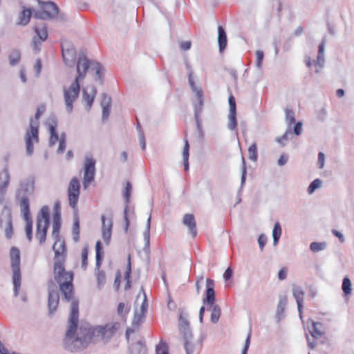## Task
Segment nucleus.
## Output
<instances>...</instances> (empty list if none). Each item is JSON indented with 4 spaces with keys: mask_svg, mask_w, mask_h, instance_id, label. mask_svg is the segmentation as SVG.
I'll list each match as a JSON object with an SVG mask.
<instances>
[{
    "mask_svg": "<svg viewBox=\"0 0 354 354\" xmlns=\"http://www.w3.org/2000/svg\"><path fill=\"white\" fill-rule=\"evenodd\" d=\"M78 324V303L73 301L71 306L68 326L64 339V346L71 351L85 348L92 342L108 341L119 329L118 322L107 323L105 326H97L93 328L80 326Z\"/></svg>",
    "mask_w": 354,
    "mask_h": 354,
    "instance_id": "obj_1",
    "label": "nucleus"
},
{
    "mask_svg": "<svg viewBox=\"0 0 354 354\" xmlns=\"http://www.w3.org/2000/svg\"><path fill=\"white\" fill-rule=\"evenodd\" d=\"M33 190V182L32 180H27L21 184L17 194L21 212L26 222L25 232L28 241H31L32 238V223L30 217L29 202L27 195L32 194Z\"/></svg>",
    "mask_w": 354,
    "mask_h": 354,
    "instance_id": "obj_2",
    "label": "nucleus"
},
{
    "mask_svg": "<svg viewBox=\"0 0 354 354\" xmlns=\"http://www.w3.org/2000/svg\"><path fill=\"white\" fill-rule=\"evenodd\" d=\"M53 274L55 280L59 284V288L64 297L69 300L73 295V273L66 271L64 261H57L54 263Z\"/></svg>",
    "mask_w": 354,
    "mask_h": 354,
    "instance_id": "obj_3",
    "label": "nucleus"
},
{
    "mask_svg": "<svg viewBox=\"0 0 354 354\" xmlns=\"http://www.w3.org/2000/svg\"><path fill=\"white\" fill-rule=\"evenodd\" d=\"M186 68L188 71L189 83L192 91L195 93L198 99V104H195L194 106V117L198 131V137L199 140H202L203 138V131L199 121V114L202 111V106L203 104V93L202 89L201 88L196 87L194 84L192 78L193 73L191 68V66L188 62L186 63Z\"/></svg>",
    "mask_w": 354,
    "mask_h": 354,
    "instance_id": "obj_4",
    "label": "nucleus"
},
{
    "mask_svg": "<svg viewBox=\"0 0 354 354\" xmlns=\"http://www.w3.org/2000/svg\"><path fill=\"white\" fill-rule=\"evenodd\" d=\"M88 68L95 71L96 75H99L102 66L100 63L88 59L84 53H80L76 64L77 75L74 80H77L79 82L83 80Z\"/></svg>",
    "mask_w": 354,
    "mask_h": 354,
    "instance_id": "obj_5",
    "label": "nucleus"
},
{
    "mask_svg": "<svg viewBox=\"0 0 354 354\" xmlns=\"http://www.w3.org/2000/svg\"><path fill=\"white\" fill-rule=\"evenodd\" d=\"M48 225L49 209L48 207L44 206L37 216L36 237L39 239L40 244H43L46 241Z\"/></svg>",
    "mask_w": 354,
    "mask_h": 354,
    "instance_id": "obj_6",
    "label": "nucleus"
},
{
    "mask_svg": "<svg viewBox=\"0 0 354 354\" xmlns=\"http://www.w3.org/2000/svg\"><path fill=\"white\" fill-rule=\"evenodd\" d=\"M10 257L13 272L15 296L17 297L21 286L19 250L16 248H12L10 252Z\"/></svg>",
    "mask_w": 354,
    "mask_h": 354,
    "instance_id": "obj_7",
    "label": "nucleus"
},
{
    "mask_svg": "<svg viewBox=\"0 0 354 354\" xmlns=\"http://www.w3.org/2000/svg\"><path fill=\"white\" fill-rule=\"evenodd\" d=\"M80 90V82L77 80H73L69 86H64L63 88L66 109L68 113L73 111V103L77 99Z\"/></svg>",
    "mask_w": 354,
    "mask_h": 354,
    "instance_id": "obj_8",
    "label": "nucleus"
},
{
    "mask_svg": "<svg viewBox=\"0 0 354 354\" xmlns=\"http://www.w3.org/2000/svg\"><path fill=\"white\" fill-rule=\"evenodd\" d=\"M41 8L43 12L37 11L34 12V17L37 19H53L55 18L58 15L57 6L51 1L40 2Z\"/></svg>",
    "mask_w": 354,
    "mask_h": 354,
    "instance_id": "obj_9",
    "label": "nucleus"
},
{
    "mask_svg": "<svg viewBox=\"0 0 354 354\" xmlns=\"http://www.w3.org/2000/svg\"><path fill=\"white\" fill-rule=\"evenodd\" d=\"M179 328L185 339V349L187 351V354H190L193 348V346L190 342L192 335L189 328V322L187 317H183V313H180L179 315Z\"/></svg>",
    "mask_w": 354,
    "mask_h": 354,
    "instance_id": "obj_10",
    "label": "nucleus"
},
{
    "mask_svg": "<svg viewBox=\"0 0 354 354\" xmlns=\"http://www.w3.org/2000/svg\"><path fill=\"white\" fill-rule=\"evenodd\" d=\"M26 153L31 155L33 153V145L37 143L39 141L38 138V122H33L32 120L30 123V129L26 134Z\"/></svg>",
    "mask_w": 354,
    "mask_h": 354,
    "instance_id": "obj_11",
    "label": "nucleus"
},
{
    "mask_svg": "<svg viewBox=\"0 0 354 354\" xmlns=\"http://www.w3.org/2000/svg\"><path fill=\"white\" fill-rule=\"evenodd\" d=\"M64 62L68 67H73L76 59V50L73 45L67 40L62 43Z\"/></svg>",
    "mask_w": 354,
    "mask_h": 354,
    "instance_id": "obj_12",
    "label": "nucleus"
},
{
    "mask_svg": "<svg viewBox=\"0 0 354 354\" xmlns=\"http://www.w3.org/2000/svg\"><path fill=\"white\" fill-rule=\"evenodd\" d=\"M80 190V184L78 179L75 177L73 178L70 181L67 190L69 205L72 208L76 207L79 199Z\"/></svg>",
    "mask_w": 354,
    "mask_h": 354,
    "instance_id": "obj_13",
    "label": "nucleus"
},
{
    "mask_svg": "<svg viewBox=\"0 0 354 354\" xmlns=\"http://www.w3.org/2000/svg\"><path fill=\"white\" fill-rule=\"evenodd\" d=\"M95 161L87 157L85 160L83 186L86 189L89 184L94 180Z\"/></svg>",
    "mask_w": 354,
    "mask_h": 354,
    "instance_id": "obj_14",
    "label": "nucleus"
},
{
    "mask_svg": "<svg viewBox=\"0 0 354 354\" xmlns=\"http://www.w3.org/2000/svg\"><path fill=\"white\" fill-rule=\"evenodd\" d=\"M48 309L49 313L52 314L57 308L59 304V295L57 291V287L53 281H50L48 285Z\"/></svg>",
    "mask_w": 354,
    "mask_h": 354,
    "instance_id": "obj_15",
    "label": "nucleus"
},
{
    "mask_svg": "<svg viewBox=\"0 0 354 354\" xmlns=\"http://www.w3.org/2000/svg\"><path fill=\"white\" fill-rule=\"evenodd\" d=\"M102 220V236L106 245H109L111 241L113 221L111 218H106L103 215Z\"/></svg>",
    "mask_w": 354,
    "mask_h": 354,
    "instance_id": "obj_16",
    "label": "nucleus"
},
{
    "mask_svg": "<svg viewBox=\"0 0 354 354\" xmlns=\"http://www.w3.org/2000/svg\"><path fill=\"white\" fill-rule=\"evenodd\" d=\"M230 111L228 115V128L233 131L236 129L237 122L236 118V102L233 95H230L228 99Z\"/></svg>",
    "mask_w": 354,
    "mask_h": 354,
    "instance_id": "obj_17",
    "label": "nucleus"
},
{
    "mask_svg": "<svg viewBox=\"0 0 354 354\" xmlns=\"http://www.w3.org/2000/svg\"><path fill=\"white\" fill-rule=\"evenodd\" d=\"M214 282L212 279H206V295L203 299V304L212 306L215 301Z\"/></svg>",
    "mask_w": 354,
    "mask_h": 354,
    "instance_id": "obj_18",
    "label": "nucleus"
},
{
    "mask_svg": "<svg viewBox=\"0 0 354 354\" xmlns=\"http://www.w3.org/2000/svg\"><path fill=\"white\" fill-rule=\"evenodd\" d=\"M55 240L53 245V249L55 252V261H64V253L65 251V244L63 240L58 237L53 239Z\"/></svg>",
    "mask_w": 354,
    "mask_h": 354,
    "instance_id": "obj_19",
    "label": "nucleus"
},
{
    "mask_svg": "<svg viewBox=\"0 0 354 354\" xmlns=\"http://www.w3.org/2000/svg\"><path fill=\"white\" fill-rule=\"evenodd\" d=\"M140 296H142V302L140 308L136 310L135 312V317L133 320L134 323H139L142 321V319L145 316L147 308V296L142 290V292L138 295L137 299H138Z\"/></svg>",
    "mask_w": 354,
    "mask_h": 354,
    "instance_id": "obj_20",
    "label": "nucleus"
},
{
    "mask_svg": "<svg viewBox=\"0 0 354 354\" xmlns=\"http://www.w3.org/2000/svg\"><path fill=\"white\" fill-rule=\"evenodd\" d=\"M0 226L4 229L6 236L8 238L11 237L12 234V221L11 216L8 212H5L1 214L0 218Z\"/></svg>",
    "mask_w": 354,
    "mask_h": 354,
    "instance_id": "obj_21",
    "label": "nucleus"
},
{
    "mask_svg": "<svg viewBox=\"0 0 354 354\" xmlns=\"http://www.w3.org/2000/svg\"><path fill=\"white\" fill-rule=\"evenodd\" d=\"M96 95V89L94 86H86L82 90V98L89 110Z\"/></svg>",
    "mask_w": 354,
    "mask_h": 354,
    "instance_id": "obj_22",
    "label": "nucleus"
},
{
    "mask_svg": "<svg viewBox=\"0 0 354 354\" xmlns=\"http://www.w3.org/2000/svg\"><path fill=\"white\" fill-rule=\"evenodd\" d=\"M183 223L189 228L191 234L196 236L197 230L194 216L192 214H186L183 216Z\"/></svg>",
    "mask_w": 354,
    "mask_h": 354,
    "instance_id": "obj_23",
    "label": "nucleus"
},
{
    "mask_svg": "<svg viewBox=\"0 0 354 354\" xmlns=\"http://www.w3.org/2000/svg\"><path fill=\"white\" fill-rule=\"evenodd\" d=\"M293 295L297 301L300 318H302V308L304 299V292L300 287L295 286L292 289Z\"/></svg>",
    "mask_w": 354,
    "mask_h": 354,
    "instance_id": "obj_24",
    "label": "nucleus"
},
{
    "mask_svg": "<svg viewBox=\"0 0 354 354\" xmlns=\"http://www.w3.org/2000/svg\"><path fill=\"white\" fill-rule=\"evenodd\" d=\"M218 42L219 45V50L222 52L226 47L227 45V37L225 30L221 26L218 28Z\"/></svg>",
    "mask_w": 354,
    "mask_h": 354,
    "instance_id": "obj_25",
    "label": "nucleus"
},
{
    "mask_svg": "<svg viewBox=\"0 0 354 354\" xmlns=\"http://www.w3.org/2000/svg\"><path fill=\"white\" fill-rule=\"evenodd\" d=\"M49 130L50 133L49 145L53 146L58 140V135L56 131V122L54 120H52L51 123L49 124Z\"/></svg>",
    "mask_w": 354,
    "mask_h": 354,
    "instance_id": "obj_26",
    "label": "nucleus"
},
{
    "mask_svg": "<svg viewBox=\"0 0 354 354\" xmlns=\"http://www.w3.org/2000/svg\"><path fill=\"white\" fill-rule=\"evenodd\" d=\"M211 308V321L216 324L218 322L221 316V308L218 305L213 304Z\"/></svg>",
    "mask_w": 354,
    "mask_h": 354,
    "instance_id": "obj_27",
    "label": "nucleus"
},
{
    "mask_svg": "<svg viewBox=\"0 0 354 354\" xmlns=\"http://www.w3.org/2000/svg\"><path fill=\"white\" fill-rule=\"evenodd\" d=\"M312 324L313 327V330L310 331L312 336L314 337H321L324 333L322 330V325L313 321H312Z\"/></svg>",
    "mask_w": 354,
    "mask_h": 354,
    "instance_id": "obj_28",
    "label": "nucleus"
},
{
    "mask_svg": "<svg viewBox=\"0 0 354 354\" xmlns=\"http://www.w3.org/2000/svg\"><path fill=\"white\" fill-rule=\"evenodd\" d=\"M59 214L56 213L55 215V221L53 225V232H52V237L53 239H57L59 237V230L60 227V225L59 223Z\"/></svg>",
    "mask_w": 354,
    "mask_h": 354,
    "instance_id": "obj_29",
    "label": "nucleus"
},
{
    "mask_svg": "<svg viewBox=\"0 0 354 354\" xmlns=\"http://www.w3.org/2000/svg\"><path fill=\"white\" fill-rule=\"evenodd\" d=\"M31 14L32 12L30 10L24 9L19 17V24L21 25H26L29 22Z\"/></svg>",
    "mask_w": 354,
    "mask_h": 354,
    "instance_id": "obj_30",
    "label": "nucleus"
},
{
    "mask_svg": "<svg viewBox=\"0 0 354 354\" xmlns=\"http://www.w3.org/2000/svg\"><path fill=\"white\" fill-rule=\"evenodd\" d=\"M281 235V228L280 224L279 223H276L274 224V229L272 231L274 245H276L277 244Z\"/></svg>",
    "mask_w": 354,
    "mask_h": 354,
    "instance_id": "obj_31",
    "label": "nucleus"
},
{
    "mask_svg": "<svg viewBox=\"0 0 354 354\" xmlns=\"http://www.w3.org/2000/svg\"><path fill=\"white\" fill-rule=\"evenodd\" d=\"M189 142L186 140H185V146H184V149H183V160H184V166H185V171H187L188 169H189V162H188V159H189Z\"/></svg>",
    "mask_w": 354,
    "mask_h": 354,
    "instance_id": "obj_32",
    "label": "nucleus"
},
{
    "mask_svg": "<svg viewBox=\"0 0 354 354\" xmlns=\"http://www.w3.org/2000/svg\"><path fill=\"white\" fill-rule=\"evenodd\" d=\"M21 58V54L19 50H12L9 55V61L11 65L17 64Z\"/></svg>",
    "mask_w": 354,
    "mask_h": 354,
    "instance_id": "obj_33",
    "label": "nucleus"
},
{
    "mask_svg": "<svg viewBox=\"0 0 354 354\" xmlns=\"http://www.w3.org/2000/svg\"><path fill=\"white\" fill-rule=\"evenodd\" d=\"M150 226H151V216L147 219L146 230L144 232L143 236L145 241V245L149 248L150 239Z\"/></svg>",
    "mask_w": 354,
    "mask_h": 354,
    "instance_id": "obj_34",
    "label": "nucleus"
},
{
    "mask_svg": "<svg viewBox=\"0 0 354 354\" xmlns=\"http://www.w3.org/2000/svg\"><path fill=\"white\" fill-rule=\"evenodd\" d=\"M352 284L351 280L348 277H345L342 282V290L345 295H350L351 293Z\"/></svg>",
    "mask_w": 354,
    "mask_h": 354,
    "instance_id": "obj_35",
    "label": "nucleus"
},
{
    "mask_svg": "<svg viewBox=\"0 0 354 354\" xmlns=\"http://www.w3.org/2000/svg\"><path fill=\"white\" fill-rule=\"evenodd\" d=\"M35 30L37 34V37L41 41H44L46 39L48 34L46 27L43 26L41 28H36Z\"/></svg>",
    "mask_w": 354,
    "mask_h": 354,
    "instance_id": "obj_36",
    "label": "nucleus"
},
{
    "mask_svg": "<svg viewBox=\"0 0 354 354\" xmlns=\"http://www.w3.org/2000/svg\"><path fill=\"white\" fill-rule=\"evenodd\" d=\"M156 354H169L168 346L165 342H160L156 346Z\"/></svg>",
    "mask_w": 354,
    "mask_h": 354,
    "instance_id": "obj_37",
    "label": "nucleus"
},
{
    "mask_svg": "<svg viewBox=\"0 0 354 354\" xmlns=\"http://www.w3.org/2000/svg\"><path fill=\"white\" fill-rule=\"evenodd\" d=\"M322 181L320 179L314 180L308 188L309 194H312L317 189L319 188L322 185Z\"/></svg>",
    "mask_w": 354,
    "mask_h": 354,
    "instance_id": "obj_38",
    "label": "nucleus"
},
{
    "mask_svg": "<svg viewBox=\"0 0 354 354\" xmlns=\"http://www.w3.org/2000/svg\"><path fill=\"white\" fill-rule=\"evenodd\" d=\"M324 44L322 43L319 46V52H318L317 61V64L320 67L323 66V64L324 62Z\"/></svg>",
    "mask_w": 354,
    "mask_h": 354,
    "instance_id": "obj_39",
    "label": "nucleus"
},
{
    "mask_svg": "<svg viewBox=\"0 0 354 354\" xmlns=\"http://www.w3.org/2000/svg\"><path fill=\"white\" fill-rule=\"evenodd\" d=\"M96 277L97 281V286L100 288H101L104 284L106 281V276L104 272L101 270H98L96 272Z\"/></svg>",
    "mask_w": 354,
    "mask_h": 354,
    "instance_id": "obj_40",
    "label": "nucleus"
},
{
    "mask_svg": "<svg viewBox=\"0 0 354 354\" xmlns=\"http://www.w3.org/2000/svg\"><path fill=\"white\" fill-rule=\"evenodd\" d=\"M257 147L255 143H253L248 149V156L252 160L255 161L257 158Z\"/></svg>",
    "mask_w": 354,
    "mask_h": 354,
    "instance_id": "obj_41",
    "label": "nucleus"
},
{
    "mask_svg": "<svg viewBox=\"0 0 354 354\" xmlns=\"http://www.w3.org/2000/svg\"><path fill=\"white\" fill-rule=\"evenodd\" d=\"M88 259V248L84 246L82 251V267L83 269L86 268Z\"/></svg>",
    "mask_w": 354,
    "mask_h": 354,
    "instance_id": "obj_42",
    "label": "nucleus"
},
{
    "mask_svg": "<svg viewBox=\"0 0 354 354\" xmlns=\"http://www.w3.org/2000/svg\"><path fill=\"white\" fill-rule=\"evenodd\" d=\"M310 248L313 252H317L325 248V243L313 242L310 245Z\"/></svg>",
    "mask_w": 354,
    "mask_h": 354,
    "instance_id": "obj_43",
    "label": "nucleus"
},
{
    "mask_svg": "<svg viewBox=\"0 0 354 354\" xmlns=\"http://www.w3.org/2000/svg\"><path fill=\"white\" fill-rule=\"evenodd\" d=\"M256 56H257V62L256 66L259 69H261L262 67V62L263 59V52L261 50H257L256 51Z\"/></svg>",
    "mask_w": 354,
    "mask_h": 354,
    "instance_id": "obj_44",
    "label": "nucleus"
},
{
    "mask_svg": "<svg viewBox=\"0 0 354 354\" xmlns=\"http://www.w3.org/2000/svg\"><path fill=\"white\" fill-rule=\"evenodd\" d=\"M286 119L289 126L295 122V114L292 110L286 109Z\"/></svg>",
    "mask_w": 354,
    "mask_h": 354,
    "instance_id": "obj_45",
    "label": "nucleus"
},
{
    "mask_svg": "<svg viewBox=\"0 0 354 354\" xmlns=\"http://www.w3.org/2000/svg\"><path fill=\"white\" fill-rule=\"evenodd\" d=\"M100 104L102 107H111V97L106 95V94H102Z\"/></svg>",
    "mask_w": 354,
    "mask_h": 354,
    "instance_id": "obj_46",
    "label": "nucleus"
},
{
    "mask_svg": "<svg viewBox=\"0 0 354 354\" xmlns=\"http://www.w3.org/2000/svg\"><path fill=\"white\" fill-rule=\"evenodd\" d=\"M132 187L130 182H127V185L125 187V189L123 192V196L125 198L127 202L129 201L131 192Z\"/></svg>",
    "mask_w": 354,
    "mask_h": 354,
    "instance_id": "obj_47",
    "label": "nucleus"
},
{
    "mask_svg": "<svg viewBox=\"0 0 354 354\" xmlns=\"http://www.w3.org/2000/svg\"><path fill=\"white\" fill-rule=\"evenodd\" d=\"M66 148V135L64 133L62 134L61 138L59 139V148L57 149V153H62Z\"/></svg>",
    "mask_w": 354,
    "mask_h": 354,
    "instance_id": "obj_48",
    "label": "nucleus"
},
{
    "mask_svg": "<svg viewBox=\"0 0 354 354\" xmlns=\"http://www.w3.org/2000/svg\"><path fill=\"white\" fill-rule=\"evenodd\" d=\"M73 233L75 234V236H74V239L75 241H77L79 240V234H80V230H79V222L78 221H75L74 224H73Z\"/></svg>",
    "mask_w": 354,
    "mask_h": 354,
    "instance_id": "obj_49",
    "label": "nucleus"
},
{
    "mask_svg": "<svg viewBox=\"0 0 354 354\" xmlns=\"http://www.w3.org/2000/svg\"><path fill=\"white\" fill-rule=\"evenodd\" d=\"M118 314L120 316H123L124 314H127L128 312V310L125 307V305L124 303H120L118 306Z\"/></svg>",
    "mask_w": 354,
    "mask_h": 354,
    "instance_id": "obj_50",
    "label": "nucleus"
},
{
    "mask_svg": "<svg viewBox=\"0 0 354 354\" xmlns=\"http://www.w3.org/2000/svg\"><path fill=\"white\" fill-rule=\"evenodd\" d=\"M288 131H286L282 136L276 139V141L283 147L285 146V142L288 140Z\"/></svg>",
    "mask_w": 354,
    "mask_h": 354,
    "instance_id": "obj_51",
    "label": "nucleus"
},
{
    "mask_svg": "<svg viewBox=\"0 0 354 354\" xmlns=\"http://www.w3.org/2000/svg\"><path fill=\"white\" fill-rule=\"evenodd\" d=\"M318 163L319 164L320 169H322L324 167L325 156L322 152H319L318 154Z\"/></svg>",
    "mask_w": 354,
    "mask_h": 354,
    "instance_id": "obj_52",
    "label": "nucleus"
},
{
    "mask_svg": "<svg viewBox=\"0 0 354 354\" xmlns=\"http://www.w3.org/2000/svg\"><path fill=\"white\" fill-rule=\"evenodd\" d=\"M102 120L105 121L108 119L110 114L111 107H102Z\"/></svg>",
    "mask_w": 354,
    "mask_h": 354,
    "instance_id": "obj_53",
    "label": "nucleus"
},
{
    "mask_svg": "<svg viewBox=\"0 0 354 354\" xmlns=\"http://www.w3.org/2000/svg\"><path fill=\"white\" fill-rule=\"evenodd\" d=\"M258 243H259V247L261 248V250H262L266 243V237L264 234H261L259 236V239H258Z\"/></svg>",
    "mask_w": 354,
    "mask_h": 354,
    "instance_id": "obj_54",
    "label": "nucleus"
},
{
    "mask_svg": "<svg viewBox=\"0 0 354 354\" xmlns=\"http://www.w3.org/2000/svg\"><path fill=\"white\" fill-rule=\"evenodd\" d=\"M233 274V271L231 268H227L224 274H223V278L225 281L229 280Z\"/></svg>",
    "mask_w": 354,
    "mask_h": 354,
    "instance_id": "obj_55",
    "label": "nucleus"
},
{
    "mask_svg": "<svg viewBox=\"0 0 354 354\" xmlns=\"http://www.w3.org/2000/svg\"><path fill=\"white\" fill-rule=\"evenodd\" d=\"M301 131H302V124H301V122H298L295 125L294 133L296 135H300L301 133Z\"/></svg>",
    "mask_w": 354,
    "mask_h": 354,
    "instance_id": "obj_56",
    "label": "nucleus"
},
{
    "mask_svg": "<svg viewBox=\"0 0 354 354\" xmlns=\"http://www.w3.org/2000/svg\"><path fill=\"white\" fill-rule=\"evenodd\" d=\"M140 144L142 147V149L145 150L146 147L145 138L143 132L140 131L139 133Z\"/></svg>",
    "mask_w": 354,
    "mask_h": 354,
    "instance_id": "obj_57",
    "label": "nucleus"
},
{
    "mask_svg": "<svg viewBox=\"0 0 354 354\" xmlns=\"http://www.w3.org/2000/svg\"><path fill=\"white\" fill-rule=\"evenodd\" d=\"M243 161V168H242V176H241V184L243 185L245 181V174H246V167L244 158H242Z\"/></svg>",
    "mask_w": 354,
    "mask_h": 354,
    "instance_id": "obj_58",
    "label": "nucleus"
},
{
    "mask_svg": "<svg viewBox=\"0 0 354 354\" xmlns=\"http://www.w3.org/2000/svg\"><path fill=\"white\" fill-rule=\"evenodd\" d=\"M4 177H5V181L3 182V184L0 185V189L2 190L3 188H6L7 185H8L9 182V174L7 171H4Z\"/></svg>",
    "mask_w": 354,
    "mask_h": 354,
    "instance_id": "obj_59",
    "label": "nucleus"
},
{
    "mask_svg": "<svg viewBox=\"0 0 354 354\" xmlns=\"http://www.w3.org/2000/svg\"><path fill=\"white\" fill-rule=\"evenodd\" d=\"M45 111V106L41 105L37 109V113L35 114V119L37 120L39 117L43 114Z\"/></svg>",
    "mask_w": 354,
    "mask_h": 354,
    "instance_id": "obj_60",
    "label": "nucleus"
},
{
    "mask_svg": "<svg viewBox=\"0 0 354 354\" xmlns=\"http://www.w3.org/2000/svg\"><path fill=\"white\" fill-rule=\"evenodd\" d=\"M288 161V156L286 155H281L279 158L278 159L277 163L279 166L284 165Z\"/></svg>",
    "mask_w": 354,
    "mask_h": 354,
    "instance_id": "obj_61",
    "label": "nucleus"
},
{
    "mask_svg": "<svg viewBox=\"0 0 354 354\" xmlns=\"http://www.w3.org/2000/svg\"><path fill=\"white\" fill-rule=\"evenodd\" d=\"M180 48L183 50H187L191 48V41H185L180 43Z\"/></svg>",
    "mask_w": 354,
    "mask_h": 354,
    "instance_id": "obj_62",
    "label": "nucleus"
},
{
    "mask_svg": "<svg viewBox=\"0 0 354 354\" xmlns=\"http://www.w3.org/2000/svg\"><path fill=\"white\" fill-rule=\"evenodd\" d=\"M34 69L36 72V74L38 75L41 71V61L39 59H37L35 66H34Z\"/></svg>",
    "mask_w": 354,
    "mask_h": 354,
    "instance_id": "obj_63",
    "label": "nucleus"
},
{
    "mask_svg": "<svg viewBox=\"0 0 354 354\" xmlns=\"http://www.w3.org/2000/svg\"><path fill=\"white\" fill-rule=\"evenodd\" d=\"M286 304V299H281L278 305V311L279 312L283 311Z\"/></svg>",
    "mask_w": 354,
    "mask_h": 354,
    "instance_id": "obj_64",
    "label": "nucleus"
}]
</instances>
